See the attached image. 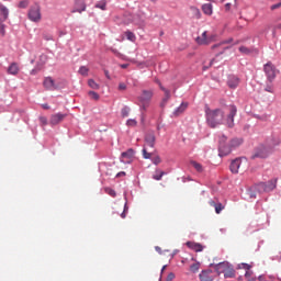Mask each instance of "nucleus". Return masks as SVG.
Segmentation results:
<instances>
[{
  "instance_id": "c756f323",
  "label": "nucleus",
  "mask_w": 281,
  "mask_h": 281,
  "mask_svg": "<svg viewBox=\"0 0 281 281\" xmlns=\"http://www.w3.org/2000/svg\"><path fill=\"white\" fill-rule=\"evenodd\" d=\"M88 86L90 87V89H94V90L100 89V85H98V82H95V80L93 79L88 80Z\"/></svg>"
},
{
  "instance_id": "7c9ffc66",
  "label": "nucleus",
  "mask_w": 281,
  "mask_h": 281,
  "mask_svg": "<svg viewBox=\"0 0 281 281\" xmlns=\"http://www.w3.org/2000/svg\"><path fill=\"white\" fill-rule=\"evenodd\" d=\"M125 36H126L127 41H131L132 43H135V40H136L135 33H133L131 31H126Z\"/></svg>"
},
{
  "instance_id": "13d9d810",
  "label": "nucleus",
  "mask_w": 281,
  "mask_h": 281,
  "mask_svg": "<svg viewBox=\"0 0 281 281\" xmlns=\"http://www.w3.org/2000/svg\"><path fill=\"white\" fill-rule=\"evenodd\" d=\"M126 176V172H124V171H121V172H119L117 175H116V177H125Z\"/></svg>"
},
{
  "instance_id": "72a5a7b5",
  "label": "nucleus",
  "mask_w": 281,
  "mask_h": 281,
  "mask_svg": "<svg viewBox=\"0 0 281 281\" xmlns=\"http://www.w3.org/2000/svg\"><path fill=\"white\" fill-rule=\"evenodd\" d=\"M88 95L91 98V100H95V101L100 100V94H98V92L95 91H89Z\"/></svg>"
},
{
  "instance_id": "c03bdc74",
  "label": "nucleus",
  "mask_w": 281,
  "mask_h": 281,
  "mask_svg": "<svg viewBox=\"0 0 281 281\" xmlns=\"http://www.w3.org/2000/svg\"><path fill=\"white\" fill-rule=\"evenodd\" d=\"M126 124L127 126H137V121L135 119H130Z\"/></svg>"
},
{
  "instance_id": "774afa93",
  "label": "nucleus",
  "mask_w": 281,
  "mask_h": 281,
  "mask_svg": "<svg viewBox=\"0 0 281 281\" xmlns=\"http://www.w3.org/2000/svg\"><path fill=\"white\" fill-rule=\"evenodd\" d=\"M36 71H38V70H36V69L31 70V75L34 76V74H36Z\"/></svg>"
},
{
  "instance_id": "dca6fc26",
  "label": "nucleus",
  "mask_w": 281,
  "mask_h": 281,
  "mask_svg": "<svg viewBox=\"0 0 281 281\" xmlns=\"http://www.w3.org/2000/svg\"><path fill=\"white\" fill-rule=\"evenodd\" d=\"M240 80L238 79V77H229L227 85L229 87V89H236V87H238Z\"/></svg>"
},
{
  "instance_id": "8fccbe9b",
  "label": "nucleus",
  "mask_w": 281,
  "mask_h": 281,
  "mask_svg": "<svg viewBox=\"0 0 281 281\" xmlns=\"http://www.w3.org/2000/svg\"><path fill=\"white\" fill-rule=\"evenodd\" d=\"M40 122H41L42 126H47V117L40 116Z\"/></svg>"
},
{
  "instance_id": "f257e3e1",
  "label": "nucleus",
  "mask_w": 281,
  "mask_h": 281,
  "mask_svg": "<svg viewBox=\"0 0 281 281\" xmlns=\"http://www.w3.org/2000/svg\"><path fill=\"white\" fill-rule=\"evenodd\" d=\"M206 115V124L210 128H216V126H221L223 124V120L225 119V112L221 109L212 110L209 106L205 108Z\"/></svg>"
},
{
  "instance_id": "412c9836",
  "label": "nucleus",
  "mask_w": 281,
  "mask_h": 281,
  "mask_svg": "<svg viewBox=\"0 0 281 281\" xmlns=\"http://www.w3.org/2000/svg\"><path fill=\"white\" fill-rule=\"evenodd\" d=\"M186 109H188V103L183 102L181 103V105L179 108H177L173 112V115H176V117H178V115H181V113H183L186 111Z\"/></svg>"
},
{
  "instance_id": "f3484780",
  "label": "nucleus",
  "mask_w": 281,
  "mask_h": 281,
  "mask_svg": "<svg viewBox=\"0 0 281 281\" xmlns=\"http://www.w3.org/2000/svg\"><path fill=\"white\" fill-rule=\"evenodd\" d=\"M278 186V179H272L266 183V191L272 192V190H276Z\"/></svg>"
},
{
  "instance_id": "6e6d98bb",
  "label": "nucleus",
  "mask_w": 281,
  "mask_h": 281,
  "mask_svg": "<svg viewBox=\"0 0 281 281\" xmlns=\"http://www.w3.org/2000/svg\"><path fill=\"white\" fill-rule=\"evenodd\" d=\"M122 115H123V117H128V109L124 108L122 110Z\"/></svg>"
},
{
  "instance_id": "e433bc0d",
  "label": "nucleus",
  "mask_w": 281,
  "mask_h": 281,
  "mask_svg": "<svg viewBox=\"0 0 281 281\" xmlns=\"http://www.w3.org/2000/svg\"><path fill=\"white\" fill-rule=\"evenodd\" d=\"M79 74H80L81 76H89V68H87V66H81V67L79 68Z\"/></svg>"
},
{
  "instance_id": "f03ea898",
  "label": "nucleus",
  "mask_w": 281,
  "mask_h": 281,
  "mask_svg": "<svg viewBox=\"0 0 281 281\" xmlns=\"http://www.w3.org/2000/svg\"><path fill=\"white\" fill-rule=\"evenodd\" d=\"M153 90H143L140 95L138 97V102L140 103V110L147 111L148 106H150V100H153L154 95Z\"/></svg>"
},
{
  "instance_id": "a878e982",
  "label": "nucleus",
  "mask_w": 281,
  "mask_h": 281,
  "mask_svg": "<svg viewBox=\"0 0 281 281\" xmlns=\"http://www.w3.org/2000/svg\"><path fill=\"white\" fill-rule=\"evenodd\" d=\"M135 155V150L128 149L127 151L122 153V159H131Z\"/></svg>"
},
{
  "instance_id": "37998d69",
  "label": "nucleus",
  "mask_w": 281,
  "mask_h": 281,
  "mask_svg": "<svg viewBox=\"0 0 281 281\" xmlns=\"http://www.w3.org/2000/svg\"><path fill=\"white\" fill-rule=\"evenodd\" d=\"M127 212H128V204L125 203L124 210H123V212L121 213V218H126Z\"/></svg>"
},
{
  "instance_id": "9b49d317",
  "label": "nucleus",
  "mask_w": 281,
  "mask_h": 281,
  "mask_svg": "<svg viewBox=\"0 0 281 281\" xmlns=\"http://www.w3.org/2000/svg\"><path fill=\"white\" fill-rule=\"evenodd\" d=\"M198 45H210L214 41V36L207 37V32L204 31L201 36L195 38Z\"/></svg>"
},
{
  "instance_id": "7ed1b4c3",
  "label": "nucleus",
  "mask_w": 281,
  "mask_h": 281,
  "mask_svg": "<svg viewBox=\"0 0 281 281\" xmlns=\"http://www.w3.org/2000/svg\"><path fill=\"white\" fill-rule=\"evenodd\" d=\"M155 133H149L146 134L145 136V147L143 148V157L144 159H150L153 157L151 153H148L146 150V147L148 146L149 148H155Z\"/></svg>"
},
{
  "instance_id": "a211bd4d",
  "label": "nucleus",
  "mask_w": 281,
  "mask_h": 281,
  "mask_svg": "<svg viewBox=\"0 0 281 281\" xmlns=\"http://www.w3.org/2000/svg\"><path fill=\"white\" fill-rule=\"evenodd\" d=\"M10 14V11L8 8L0 3V18H2V21H8V16Z\"/></svg>"
},
{
  "instance_id": "473e14b6",
  "label": "nucleus",
  "mask_w": 281,
  "mask_h": 281,
  "mask_svg": "<svg viewBox=\"0 0 281 281\" xmlns=\"http://www.w3.org/2000/svg\"><path fill=\"white\" fill-rule=\"evenodd\" d=\"M164 175H166V172L164 171H156V175L153 176V179H155V181H161V177H164Z\"/></svg>"
},
{
  "instance_id": "6e6552de",
  "label": "nucleus",
  "mask_w": 281,
  "mask_h": 281,
  "mask_svg": "<svg viewBox=\"0 0 281 281\" xmlns=\"http://www.w3.org/2000/svg\"><path fill=\"white\" fill-rule=\"evenodd\" d=\"M228 115L226 117V126L228 128H234V117H236V113H238V109H236V105L228 106Z\"/></svg>"
},
{
  "instance_id": "58836bf2",
  "label": "nucleus",
  "mask_w": 281,
  "mask_h": 281,
  "mask_svg": "<svg viewBox=\"0 0 281 281\" xmlns=\"http://www.w3.org/2000/svg\"><path fill=\"white\" fill-rule=\"evenodd\" d=\"M232 41H234V40H233V38H229V40H227V41H225V42H223V43L215 44V45L212 46V49H216V47H221L222 45H225V44H227V43H232Z\"/></svg>"
},
{
  "instance_id": "052dcab7",
  "label": "nucleus",
  "mask_w": 281,
  "mask_h": 281,
  "mask_svg": "<svg viewBox=\"0 0 281 281\" xmlns=\"http://www.w3.org/2000/svg\"><path fill=\"white\" fill-rule=\"evenodd\" d=\"M155 82H156V85H158L160 88L164 87V86L161 85V81H159V79H156Z\"/></svg>"
},
{
  "instance_id": "49530a36",
  "label": "nucleus",
  "mask_w": 281,
  "mask_h": 281,
  "mask_svg": "<svg viewBox=\"0 0 281 281\" xmlns=\"http://www.w3.org/2000/svg\"><path fill=\"white\" fill-rule=\"evenodd\" d=\"M265 91H268V93H273V85H271V82L268 83L265 88Z\"/></svg>"
},
{
  "instance_id": "338daca9",
  "label": "nucleus",
  "mask_w": 281,
  "mask_h": 281,
  "mask_svg": "<svg viewBox=\"0 0 281 281\" xmlns=\"http://www.w3.org/2000/svg\"><path fill=\"white\" fill-rule=\"evenodd\" d=\"M156 251H159V254H161V248L159 246L155 247Z\"/></svg>"
},
{
  "instance_id": "f8f14e48",
  "label": "nucleus",
  "mask_w": 281,
  "mask_h": 281,
  "mask_svg": "<svg viewBox=\"0 0 281 281\" xmlns=\"http://www.w3.org/2000/svg\"><path fill=\"white\" fill-rule=\"evenodd\" d=\"M43 86L47 91H56L58 86H56V81L52 77H46L43 81Z\"/></svg>"
},
{
  "instance_id": "a19ab883",
  "label": "nucleus",
  "mask_w": 281,
  "mask_h": 281,
  "mask_svg": "<svg viewBox=\"0 0 281 281\" xmlns=\"http://www.w3.org/2000/svg\"><path fill=\"white\" fill-rule=\"evenodd\" d=\"M191 10L194 12L195 19H201V11L198 8L192 7Z\"/></svg>"
},
{
  "instance_id": "4be33fe9",
  "label": "nucleus",
  "mask_w": 281,
  "mask_h": 281,
  "mask_svg": "<svg viewBox=\"0 0 281 281\" xmlns=\"http://www.w3.org/2000/svg\"><path fill=\"white\" fill-rule=\"evenodd\" d=\"M254 190H256L259 194H262V192H267V187H266V182H260L258 184H256L255 187H252Z\"/></svg>"
},
{
  "instance_id": "2f4dec72",
  "label": "nucleus",
  "mask_w": 281,
  "mask_h": 281,
  "mask_svg": "<svg viewBox=\"0 0 281 281\" xmlns=\"http://www.w3.org/2000/svg\"><path fill=\"white\" fill-rule=\"evenodd\" d=\"M191 166L196 169L198 172H203V166L196 161H191Z\"/></svg>"
},
{
  "instance_id": "0e129e2a",
  "label": "nucleus",
  "mask_w": 281,
  "mask_h": 281,
  "mask_svg": "<svg viewBox=\"0 0 281 281\" xmlns=\"http://www.w3.org/2000/svg\"><path fill=\"white\" fill-rule=\"evenodd\" d=\"M104 74H105V77H106L109 80H111V76H109V70H105Z\"/></svg>"
},
{
  "instance_id": "a18cd8bd",
  "label": "nucleus",
  "mask_w": 281,
  "mask_h": 281,
  "mask_svg": "<svg viewBox=\"0 0 281 281\" xmlns=\"http://www.w3.org/2000/svg\"><path fill=\"white\" fill-rule=\"evenodd\" d=\"M153 164H155V166H159V164H161V158L159 156H156L151 159Z\"/></svg>"
},
{
  "instance_id": "9d476101",
  "label": "nucleus",
  "mask_w": 281,
  "mask_h": 281,
  "mask_svg": "<svg viewBox=\"0 0 281 281\" xmlns=\"http://www.w3.org/2000/svg\"><path fill=\"white\" fill-rule=\"evenodd\" d=\"M199 278L201 281H214L216 274H214V271H212V269H206L201 271Z\"/></svg>"
},
{
  "instance_id": "4468645a",
  "label": "nucleus",
  "mask_w": 281,
  "mask_h": 281,
  "mask_svg": "<svg viewBox=\"0 0 281 281\" xmlns=\"http://www.w3.org/2000/svg\"><path fill=\"white\" fill-rule=\"evenodd\" d=\"M65 117H67V114H63V113L53 114L50 116L49 122L53 126H56L57 124H60V122H63V120H65Z\"/></svg>"
},
{
  "instance_id": "6ab92c4d",
  "label": "nucleus",
  "mask_w": 281,
  "mask_h": 281,
  "mask_svg": "<svg viewBox=\"0 0 281 281\" xmlns=\"http://www.w3.org/2000/svg\"><path fill=\"white\" fill-rule=\"evenodd\" d=\"M19 64L12 63L8 68V74L11 76H16L19 74Z\"/></svg>"
},
{
  "instance_id": "4d7b16f0",
  "label": "nucleus",
  "mask_w": 281,
  "mask_h": 281,
  "mask_svg": "<svg viewBox=\"0 0 281 281\" xmlns=\"http://www.w3.org/2000/svg\"><path fill=\"white\" fill-rule=\"evenodd\" d=\"M218 203L214 202V200L209 201V205H211V207H216Z\"/></svg>"
},
{
  "instance_id": "5fc2aeb1",
  "label": "nucleus",
  "mask_w": 281,
  "mask_h": 281,
  "mask_svg": "<svg viewBox=\"0 0 281 281\" xmlns=\"http://www.w3.org/2000/svg\"><path fill=\"white\" fill-rule=\"evenodd\" d=\"M251 276H254V272L250 270H247L245 273V278L248 280L249 278H251Z\"/></svg>"
},
{
  "instance_id": "09e8293b",
  "label": "nucleus",
  "mask_w": 281,
  "mask_h": 281,
  "mask_svg": "<svg viewBox=\"0 0 281 281\" xmlns=\"http://www.w3.org/2000/svg\"><path fill=\"white\" fill-rule=\"evenodd\" d=\"M40 61H41L42 65H45V63H47V55H44V54L41 55L40 56Z\"/></svg>"
},
{
  "instance_id": "423d86ee",
  "label": "nucleus",
  "mask_w": 281,
  "mask_h": 281,
  "mask_svg": "<svg viewBox=\"0 0 281 281\" xmlns=\"http://www.w3.org/2000/svg\"><path fill=\"white\" fill-rule=\"evenodd\" d=\"M225 142H227V137L225 135H223L220 138V147H218V151L222 157H225V156L229 155V153H232V147H229V145L225 144Z\"/></svg>"
},
{
  "instance_id": "39448f33",
  "label": "nucleus",
  "mask_w": 281,
  "mask_h": 281,
  "mask_svg": "<svg viewBox=\"0 0 281 281\" xmlns=\"http://www.w3.org/2000/svg\"><path fill=\"white\" fill-rule=\"evenodd\" d=\"M263 71L267 76L268 82H273V80H276V76H278V70H276V66H273L271 61H268L263 66Z\"/></svg>"
},
{
  "instance_id": "4c0bfd02",
  "label": "nucleus",
  "mask_w": 281,
  "mask_h": 281,
  "mask_svg": "<svg viewBox=\"0 0 281 281\" xmlns=\"http://www.w3.org/2000/svg\"><path fill=\"white\" fill-rule=\"evenodd\" d=\"M223 210H225V206L222 203H217L215 205V212L216 214H220L221 212H223Z\"/></svg>"
},
{
  "instance_id": "ea45409f",
  "label": "nucleus",
  "mask_w": 281,
  "mask_h": 281,
  "mask_svg": "<svg viewBox=\"0 0 281 281\" xmlns=\"http://www.w3.org/2000/svg\"><path fill=\"white\" fill-rule=\"evenodd\" d=\"M256 189L254 187L248 191L249 199H256Z\"/></svg>"
},
{
  "instance_id": "e2e57ef3",
  "label": "nucleus",
  "mask_w": 281,
  "mask_h": 281,
  "mask_svg": "<svg viewBox=\"0 0 281 281\" xmlns=\"http://www.w3.org/2000/svg\"><path fill=\"white\" fill-rule=\"evenodd\" d=\"M110 49L112 50L113 54H116V55L120 54V52H117V49H115V48H110Z\"/></svg>"
},
{
  "instance_id": "b1692460",
  "label": "nucleus",
  "mask_w": 281,
  "mask_h": 281,
  "mask_svg": "<svg viewBox=\"0 0 281 281\" xmlns=\"http://www.w3.org/2000/svg\"><path fill=\"white\" fill-rule=\"evenodd\" d=\"M75 2L77 5L79 4L80 8H77L72 12H79V14H82V12H85L87 10V4L85 2H80V0H75Z\"/></svg>"
},
{
  "instance_id": "20e7f679",
  "label": "nucleus",
  "mask_w": 281,
  "mask_h": 281,
  "mask_svg": "<svg viewBox=\"0 0 281 281\" xmlns=\"http://www.w3.org/2000/svg\"><path fill=\"white\" fill-rule=\"evenodd\" d=\"M27 16L33 23H41V7L38 4L32 5L29 10Z\"/></svg>"
},
{
  "instance_id": "5701e85b",
  "label": "nucleus",
  "mask_w": 281,
  "mask_h": 281,
  "mask_svg": "<svg viewBox=\"0 0 281 281\" xmlns=\"http://www.w3.org/2000/svg\"><path fill=\"white\" fill-rule=\"evenodd\" d=\"M240 144H243V138H233L228 145V147L231 148H238V146H240Z\"/></svg>"
},
{
  "instance_id": "cd10ccee",
  "label": "nucleus",
  "mask_w": 281,
  "mask_h": 281,
  "mask_svg": "<svg viewBox=\"0 0 281 281\" xmlns=\"http://www.w3.org/2000/svg\"><path fill=\"white\" fill-rule=\"evenodd\" d=\"M94 8H98L99 10H106V0H101L95 3Z\"/></svg>"
},
{
  "instance_id": "c85d7f7f",
  "label": "nucleus",
  "mask_w": 281,
  "mask_h": 281,
  "mask_svg": "<svg viewBox=\"0 0 281 281\" xmlns=\"http://www.w3.org/2000/svg\"><path fill=\"white\" fill-rule=\"evenodd\" d=\"M199 269H201V263L200 262H195V263L190 266V271L192 273H199Z\"/></svg>"
},
{
  "instance_id": "bf43d9fd",
  "label": "nucleus",
  "mask_w": 281,
  "mask_h": 281,
  "mask_svg": "<svg viewBox=\"0 0 281 281\" xmlns=\"http://www.w3.org/2000/svg\"><path fill=\"white\" fill-rule=\"evenodd\" d=\"M42 108L45 110H49V105L47 103L42 104Z\"/></svg>"
},
{
  "instance_id": "79ce46f5",
  "label": "nucleus",
  "mask_w": 281,
  "mask_h": 281,
  "mask_svg": "<svg viewBox=\"0 0 281 281\" xmlns=\"http://www.w3.org/2000/svg\"><path fill=\"white\" fill-rule=\"evenodd\" d=\"M239 52H240L241 54H251V49H249V48L246 47V46L239 47Z\"/></svg>"
},
{
  "instance_id": "aec40b11",
  "label": "nucleus",
  "mask_w": 281,
  "mask_h": 281,
  "mask_svg": "<svg viewBox=\"0 0 281 281\" xmlns=\"http://www.w3.org/2000/svg\"><path fill=\"white\" fill-rule=\"evenodd\" d=\"M224 278H236V270L231 266L226 268V271L224 272Z\"/></svg>"
},
{
  "instance_id": "393cba45",
  "label": "nucleus",
  "mask_w": 281,
  "mask_h": 281,
  "mask_svg": "<svg viewBox=\"0 0 281 281\" xmlns=\"http://www.w3.org/2000/svg\"><path fill=\"white\" fill-rule=\"evenodd\" d=\"M202 11L204 12V14H206L207 16H212L213 10H212V3H205L202 5Z\"/></svg>"
},
{
  "instance_id": "0eeeda50",
  "label": "nucleus",
  "mask_w": 281,
  "mask_h": 281,
  "mask_svg": "<svg viewBox=\"0 0 281 281\" xmlns=\"http://www.w3.org/2000/svg\"><path fill=\"white\" fill-rule=\"evenodd\" d=\"M272 150L273 148L271 147L260 146L255 153V155L252 156V159H256V157H259L260 159H267V157L271 155Z\"/></svg>"
},
{
  "instance_id": "de8ad7c7",
  "label": "nucleus",
  "mask_w": 281,
  "mask_h": 281,
  "mask_svg": "<svg viewBox=\"0 0 281 281\" xmlns=\"http://www.w3.org/2000/svg\"><path fill=\"white\" fill-rule=\"evenodd\" d=\"M30 5V2L27 0H23L19 3V8H27Z\"/></svg>"
},
{
  "instance_id": "bb28decb",
  "label": "nucleus",
  "mask_w": 281,
  "mask_h": 281,
  "mask_svg": "<svg viewBox=\"0 0 281 281\" xmlns=\"http://www.w3.org/2000/svg\"><path fill=\"white\" fill-rule=\"evenodd\" d=\"M5 20L3 18H0V37L5 36Z\"/></svg>"
},
{
  "instance_id": "69168bd1",
  "label": "nucleus",
  "mask_w": 281,
  "mask_h": 281,
  "mask_svg": "<svg viewBox=\"0 0 281 281\" xmlns=\"http://www.w3.org/2000/svg\"><path fill=\"white\" fill-rule=\"evenodd\" d=\"M247 281H256V277H250L247 279Z\"/></svg>"
},
{
  "instance_id": "864d4df0",
  "label": "nucleus",
  "mask_w": 281,
  "mask_h": 281,
  "mask_svg": "<svg viewBox=\"0 0 281 281\" xmlns=\"http://www.w3.org/2000/svg\"><path fill=\"white\" fill-rule=\"evenodd\" d=\"M279 8H281V1L279 3H277V4H272L270 7V10H278Z\"/></svg>"
},
{
  "instance_id": "f704fd0d",
  "label": "nucleus",
  "mask_w": 281,
  "mask_h": 281,
  "mask_svg": "<svg viewBox=\"0 0 281 281\" xmlns=\"http://www.w3.org/2000/svg\"><path fill=\"white\" fill-rule=\"evenodd\" d=\"M160 89L165 93V102H168V99L170 98V90L166 89L164 86H160Z\"/></svg>"
},
{
  "instance_id": "ddd939ff",
  "label": "nucleus",
  "mask_w": 281,
  "mask_h": 281,
  "mask_svg": "<svg viewBox=\"0 0 281 281\" xmlns=\"http://www.w3.org/2000/svg\"><path fill=\"white\" fill-rule=\"evenodd\" d=\"M229 262L223 261L214 266V269L217 273V276H221V273H225L227 269H229Z\"/></svg>"
},
{
  "instance_id": "c9c22d12",
  "label": "nucleus",
  "mask_w": 281,
  "mask_h": 281,
  "mask_svg": "<svg viewBox=\"0 0 281 281\" xmlns=\"http://www.w3.org/2000/svg\"><path fill=\"white\" fill-rule=\"evenodd\" d=\"M104 192H105V194H109V195L112 196V198L117 196V193L115 192V190H113V189H111V188H105V189H104Z\"/></svg>"
},
{
  "instance_id": "1a4fd4ad",
  "label": "nucleus",
  "mask_w": 281,
  "mask_h": 281,
  "mask_svg": "<svg viewBox=\"0 0 281 281\" xmlns=\"http://www.w3.org/2000/svg\"><path fill=\"white\" fill-rule=\"evenodd\" d=\"M243 164H247V158H236L235 160H233L229 167L231 172H233V175H238V170H240Z\"/></svg>"
},
{
  "instance_id": "2eb2a0df",
  "label": "nucleus",
  "mask_w": 281,
  "mask_h": 281,
  "mask_svg": "<svg viewBox=\"0 0 281 281\" xmlns=\"http://www.w3.org/2000/svg\"><path fill=\"white\" fill-rule=\"evenodd\" d=\"M187 247H189V249H192L193 251H196V252L203 251L204 249L203 245L196 241H187Z\"/></svg>"
},
{
  "instance_id": "603ef678",
  "label": "nucleus",
  "mask_w": 281,
  "mask_h": 281,
  "mask_svg": "<svg viewBox=\"0 0 281 281\" xmlns=\"http://www.w3.org/2000/svg\"><path fill=\"white\" fill-rule=\"evenodd\" d=\"M240 269H245L246 271H249V269H251V266H249V263H241Z\"/></svg>"
},
{
  "instance_id": "680f3d73",
  "label": "nucleus",
  "mask_w": 281,
  "mask_h": 281,
  "mask_svg": "<svg viewBox=\"0 0 281 281\" xmlns=\"http://www.w3.org/2000/svg\"><path fill=\"white\" fill-rule=\"evenodd\" d=\"M231 8H232V4H231V3H226V4H225V9H226V10H231Z\"/></svg>"
},
{
  "instance_id": "3c124183",
  "label": "nucleus",
  "mask_w": 281,
  "mask_h": 281,
  "mask_svg": "<svg viewBox=\"0 0 281 281\" xmlns=\"http://www.w3.org/2000/svg\"><path fill=\"white\" fill-rule=\"evenodd\" d=\"M119 91H126V83L120 82L119 83Z\"/></svg>"
}]
</instances>
